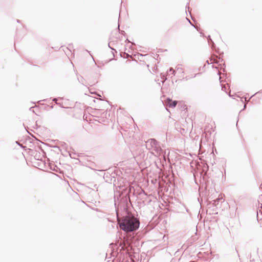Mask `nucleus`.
<instances>
[{"instance_id":"nucleus-1","label":"nucleus","mask_w":262,"mask_h":262,"mask_svg":"<svg viewBox=\"0 0 262 262\" xmlns=\"http://www.w3.org/2000/svg\"><path fill=\"white\" fill-rule=\"evenodd\" d=\"M119 188L117 192L119 193V197L117 198L118 204L116 203L115 199V206L117 216H118L119 209L123 211L124 213H128V210L131 206H132L130 201V195L133 190L134 194V189L133 187L128 185H118Z\"/></svg>"},{"instance_id":"nucleus-34","label":"nucleus","mask_w":262,"mask_h":262,"mask_svg":"<svg viewBox=\"0 0 262 262\" xmlns=\"http://www.w3.org/2000/svg\"><path fill=\"white\" fill-rule=\"evenodd\" d=\"M190 15H191L190 14ZM191 19H192V20H193V21H194V19H193V17H192V16H191Z\"/></svg>"},{"instance_id":"nucleus-46","label":"nucleus","mask_w":262,"mask_h":262,"mask_svg":"<svg viewBox=\"0 0 262 262\" xmlns=\"http://www.w3.org/2000/svg\"><path fill=\"white\" fill-rule=\"evenodd\" d=\"M212 68H216V67H214V66H212Z\"/></svg>"},{"instance_id":"nucleus-16","label":"nucleus","mask_w":262,"mask_h":262,"mask_svg":"<svg viewBox=\"0 0 262 262\" xmlns=\"http://www.w3.org/2000/svg\"><path fill=\"white\" fill-rule=\"evenodd\" d=\"M111 42H110L108 43V47L112 50V51H114L115 53H117V51L113 48H112L110 44H111Z\"/></svg>"},{"instance_id":"nucleus-10","label":"nucleus","mask_w":262,"mask_h":262,"mask_svg":"<svg viewBox=\"0 0 262 262\" xmlns=\"http://www.w3.org/2000/svg\"><path fill=\"white\" fill-rule=\"evenodd\" d=\"M77 79L78 80V81L81 83L82 84H83V85H85L86 86L85 84H84V81H85V79H84V78L82 76H78L77 77Z\"/></svg>"},{"instance_id":"nucleus-37","label":"nucleus","mask_w":262,"mask_h":262,"mask_svg":"<svg viewBox=\"0 0 262 262\" xmlns=\"http://www.w3.org/2000/svg\"><path fill=\"white\" fill-rule=\"evenodd\" d=\"M212 198H211V196H210L209 197V199H212Z\"/></svg>"},{"instance_id":"nucleus-23","label":"nucleus","mask_w":262,"mask_h":262,"mask_svg":"<svg viewBox=\"0 0 262 262\" xmlns=\"http://www.w3.org/2000/svg\"><path fill=\"white\" fill-rule=\"evenodd\" d=\"M246 104H245V105H244V107H243V108L241 111V112H239V113H240L242 111H243V110H245V109H246Z\"/></svg>"},{"instance_id":"nucleus-38","label":"nucleus","mask_w":262,"mask_h":262,"mask_svg":"<svg viewBox=\"0 0 262 262\" xmlns=\"http://www.w3.org/2000/svg\"><path fill=\"white\" fill-rule=\"evenodd\" d=\"M223 66H224V67H225V63H223Z\"/></svg>"},{"instance_id":"nucleus-20","label":"nucleus","mask_w":262,"mask_h":262,"mask_svg":"<svg viewBox=\"0 0 262 262\" xmlns=\"http://www.w3.org/2000/svg\"><path fill=\"white\" fill-rule=\"evenodd\" d=\"M119 18H120V17H119ZM117 29L118 30L119 33H120V32L121 31V30H120L119 19H118V26L117 27Z\"/></svg>"},{"instance_id":"nucleus-28","label":"nucleus","mask_w":262,"mask_h":262,"mask_svg":"<svg viewBox=\"0 0 262 262\" xmlns=\"http://www.w3.org/2000/svg\"><path fill=\"white\" fill-rule=\"evenodd\" d=\"M90 92L91 93V94H96L97 93L96 92H91V90H90Z\"/></svg>"},{"instance_id":"nucleus-12","label":"nucleus","mask_w":262,"mask_h":262,"mask_svg":"<svg viewBox=\"0 0 262 262\" xmlns=\"http://www.w3.org/2000/svg\"><path fill=\"white\" fill-rule=\"evenodd\" d=\"M62 99V98H61V97L54 98H53L52 101L55 102L56 103V102H58L57 101L58 100Z\"/></svg>"},{"instance_id":"nucleus-17","label":"nucleus","mask_w":262,"mask_h":262,"mask_svg":"<svg viewBox=\"0 0 262 262\" xmlns=\"http://www.w3.org/2000/svg\"><path fill=\"white\" fill-rule=\"evenodd\" d=\"M223 61V59L221 57H219L218 58V60L217 61L215 62L216 63H218L219 62H222Z\"/></svg>"},{"instance_id":"nucleus-26","label":"nucleus","mask_w":262,"mask_h":262,"mask_svg":"<svg viewBox=\"0 0 262 262\" xmlns=\"http://www.w3.org/2000/svg\"><path fill=\"white\" fill-rule=\"evenodd\" d=\"M16 143H17L19 146H20L21 147H22V148H24V147H24L23 145H21L19 144L17 141H16Z\"/></svg>"},{"instance_id":"nucleus-13","label":"nucleus","mask_w":262,"mask_h":262,"mask_svg":"<svg viewBox=\"0 0 262 262\" xmlns=\"http://www.w3.org/2000/svg\"><path fill=\"white\" fill-rule=\"evenodd\" d=\"M169 72H172V74L173 75H175L176 72V71L174 70L172 68H170L169 69Z\"/></svg>"},{"instance_id":"nucleus-19","label":"nucleus","mask_w":262,"mask_h":262,"mask_svg":"<svg viewBox=\"0 0 262 262\" xmlns=\"http://www.w3.org/2000/svg\"><path fill=\"white\" fill-rule=\"evenodd\" d=\"M262 93V89H261V90L259 91L258 92H257L255 93L254 94H253L252 96H251V97H250V99H251L252 97H253L254 96H255V95H256V94H258V93Z\"/></svg>"},{"instance_id":"nucleus-6","label":"nucleus","mask_w":262,"mask_h":262,"mask_svg":"<svg viewBox=\"0 0 262 262\" xmlns=\"http://www.w3.org/2000/svg\"><path fill=\"white\" fill-rule=\"evenodd\" d=\"M143 194H144V196H143L142 199H144V200L143 201V203L144 204V205L149 204L150 203V202H151V199H150L147 195V194L145 193V192L144 191L143 192Z\"/></svg>"},{"instance_id":"nucleus-41","label":"nucleus","mask_w":262,"mask_h":262,"mask_svg":"<svg viewBox=\"0 0 262 262\" xmlns=\"http://www.w3.org/2000/svg\"><path fill=\"white\" fill-rule=\"evenodd\" d=\"M31 111H32L33 113H35L34 111H33V110H31Z\"/></svg>"},{"instance_id":"nucleus-43","label":"nucleus","mask_w":262,"mask_h":262,"mask_svg":"<svg viewBox=\"0 0 262 262\" xmlns=\"http://www.w3.org/2000/svg\"><path fill=\"white\" fill-rule=\"evenodd\" d=\"M55 147H57V148H58L59 149V147L55 146Z\"/></svg>"},{"instance_id":"nucleus-39","label":"nucleus","mask_w":262,"mask_h":262,"mask_svg":"<svg viewBox=\"0 0 262 262\" xmlns=\"http://www.w3.org/2000/svg\"><path fill=\"white\" fill-rule=\"evenodd\" d=\"M35 157H38V155H37V154L35 156Z\"/></svg>"},{"instance_id":"nucleus-15","label":"nucleus","mask_w":262,"mask_h":262,"mask_svg":"<svg viewBox=\"0 0 262 262\" xmlns=\"http://www.w3.org/2000/svg\"><path fill=\"white\" fill-rule=\"evenodd\" d=\"M56 104L58 106H59L61 108H66V107H64L63 104H62V103H60V102H56Z\"/></svg>"},{"instance_id":"nucleus-4","label":"nucleus","mask_w":262,"mask_h":262,"mask_svg":"<svg viewBox=\"0 0 262 262\" xmlns=\"http://www.w3.org/2000/svg\"><path fill=\"white\" fill-rule=\"evenodd\" d=\"M147 142L148 144H150L152 150L154 151L158 156H161L165 154V152L161 147L160 143L155 139H149Z\"/></svg>"},{"instance_id":"nucleus-9","label":"nucleus","mask_w":262,"mask_h":262,"mask_svg":"<svg viewBox=\"0 0 262 262\" xmlns=\"http://www.w3.org/2000/svg\"><path fill=\"white\" fill-rule=\"evenodd\" d=\"M50 168L51 170L58 172L59 168L54 164L50 163Z\"/></svg>"},{"instance_id":"nucleus-21","label":"nucleus","mask_w":262,"mask_h":262,"mask_svg":"<svg viewBox=\"0 0 262 262\" xmlns=\"http://www.w3.org/2000/svg\"><path fill=\"white\" fill-rule=\"evenodd\" d=\"M62 146L63 147H64L66 149L67 148L68 145H67V143L63 142V143L62 144Z\"/></svg>"},{"instance_id":"nucleus-8","label":"nucleus","mask_w":262,"mask_h":262,"mask_svg":"<svg viewBox=\"0 0 262 262\" xmlns=\"http://www.w3.org/2000/svg\"><path fill=\"white\" fill-rule=\"evenodd\" d=\"M207 39L208 44L210 46H211V47L213 50H214V48H215V45L213 41L212 40L211 36L210 35H208L207 37Z\"/></svg>"},{"instance_id":"nucleus-11","label":"nucleus","mask_w":262,"mask_h":262,"mask_svg":"<svg viewBox=\"0 0 262 262\" xmlns=\"http://www.w3.org/2000/svg\"><path fill=\"white\" fill-rule=\"evenodd\" d=\"M177 71L179 72V73H184L183 69L182 68L180 67H177Z\"/></svg>"},{"instance_id":"nucleus-47","label":"nucleus","mask_w":262,"mask_h":262,"mask_svg":"<svg viewBox=\"0 0 262 262\" xmlns=\"http://www.w3.org/2000/svg\"><path fill=\"white\" fill-rule=\"evenodd\" d=\"M106 258H107V253H106Z\"/></svg>"},{"instance_id":"nucleus-5","label":"nucleus","mask_w":262,"mask_h":262,"mask_svg":"<svg viewBox=\"0 0 262 262\" xmlns=\"http://www.w3.org/2000/svg\"><path fill=\"white\" fill-rule=\"evenodd\" d=\"M166 102L167 105L171 108L175 107L177 104V101L176 100H172L169 98L166 99Z\"/></svg>"},{"instance_id":"nucleus-18","label":"nucleus","mask_w":262,"mask_h":262,"mask_svg":"<svg viewBox=\"0 0 262 262\" xmlns=\"http://www.w3.org/2000/svg\"><path fill=\"white\" fill-rule=\"evenodd\" d=\"M119 33H120L121 35H123L124 36H125L126 35L125 32L124 31H123V30L121 31Z\"/></svg>"},{"instance_id":"nucleus-24","label":"nucleus","mask_w":262,"mask_h":262,"mask_svg":"<svg viewBox=\"0 0 262 262\" xmlns=\"http://www.w3.org/2000/svg\"><path fill=\"white\" fill-rule=\"evenodd\" d=\"M125 42L126 43H129V42H130V40H129L128 39H127V38L125 40Z\"/></svg>"},{"instance_id":"nucleus-22","label":"nucleus","mask_w":262,"mask_h":262,"mask_svg":"<svg viewBox=\"0 0 262 262\" xmlns=\"http://www.w3.org/2000/svg\"><path fill=\"white\" fill-rule=\"evenodd\" d=\"M189 3H187V5H186V8H187V9H188V11L190 13V10H189V8H189Z\"/></svg>"},{"instance_id":"nucleus-36","label":"nucleus","mask_w":262,"mask_h":262,"mask_svg":"<svg viewBox=\"0 0 262 262\" xmlns=\"http://www.w3.org/2000/svg\"><path fill=\"white\" fill-rule=\"evenodd\" d=\"M86 51H88V52L89 53L90 55L92 56V55H91V54L90 53V52H89L88 50H86Z\"/></svg>"},{"instance_id":"nucleus-29","label":"nucleus","mask_w":262,"mask_h":262,"mask_svg":"<svg viewBox=\"0 0 262 262\" xmlns=\"http://www.w3.org/2000/svg\"><path fill=\"white\" fill-rule=\"evenodd\" d=\"M34 107H35L34 106L30 107V108H29L30 111H31V110L33 109Z\"/></svg>"},{"instance_id":"nucleus-27","label":"nucleus","mask_w":262,"mask_h":262,"mask_svg":"<svg viewBox=\"0 0 262 262\" xmlns=\"http://www.w3.org/2000/svg\"><path fill=\"white\" fill-rule=\"evenodd\" d=\"M200 34H201V36H202V37L205 36L204 34L202 32H200Z\"/></svg>"},{"instance_id":"nucleus-31","label":"nucleus","mask_w":262,"mask_h":262,"mask_svg":"<svg viewBox=\"0 0 262 262\" xmlns=\"http://www.w3.org/2000/svg\"><path fill=\"white\" fill-rule=\"evenodd\" d=\"M50 108L52 109V108H53L54 106L53 105H51V106H50Z\"/></svg>"},{"instance_id":"nucleus-42","label":"nucleus","mask_w":262,"mask_h":262,"mask_svg":"<svg viewBox=\"0 0 262 262\" xmlns=\"http://www.w3.org/2000/svg\"><path fill=\"white\" fill-rule=\"evenodd\" d=\"M31 111H32L33 113H35L34 111H33V110H31Z\"/></svg>"},{"instance_id":"nucleus-25","label":"nucleus","mask_w":262,"mask_h":262,"mask_svg":"<svg viewBox=\"0 0 262 262\" xmlns=\"http://www.w3.org/2000/svg\"><path fill=\"white\" fill-rule=\"evenodd\" d=\"M161 78L164 79V80H166L167 79L165 76H163V77H161Z\"/></svg>"},{"instance_id":"nucleus-32","label":"nucleus","mask_w":262,"mask_h":262,"mask_svg":"<svg viewBox=\"0 0 262 262\" xmlns=\"http://www.w3.org/2000/svg\"><path fill=\"white\" fill-rule=\"evenodd\" d=\"M105 114V115L107 114V111H104L103 113V114Z\"/></svg>"},{"instance_id":"nucleus-14","label":"nucleus","mask_w":262,"mask_h":262,"mask_svg":"<svg viewBox=\"0 0 262 262\" xmlns=\"http://www.w3.org/2000/svg\"><path fill=\"white\" fill-rule=\"evenodd\" d=\"M186 19L192 26H193L195 29L199 31V29L191 22V21L188 18H186Z\"/></svg>"},{"instance_id":"nucleus-30","label":"nucleus","mask_w":262,"mask_h":262,"mask_svg":"<svg viewBox=\"0 0 262 262\" xmlns=\"http://www.w3.org/2000/svg\"><path fill=\"white\" fill-rule=\"evenodd\" d=\"M16 21H17V23H20V20H19V19H17V20H16Z\"/></svg>"},{"instance_id":"nucleus-44","label":"nucleus","mask_w":262,"mask_h":262,"mask_svg":"<svg viewBox=\"0 0 262 262\" xmlns=\"http://www.w3.org/2000/svg\"><path fill=\"white\" fill-rule=\"evenodd\" d=\"M69 156H70V157H71V154L70 152H69Z\"/></svg>"},{"instance_id":"nucleus-45","label":"nucleus","mask_w":262,"mask_h":262,"mask_svg":"<svg viewBox=\"0 0 262 262\" xmlns=\"http://www.w3.org/2000/svg\"><path fill=\"white\" fill-rule=\"evenodd\" d=\"M99 171H104V170H99Z\"/></svg>"},{"instance_id":"nucleus-33","label":"nucleus","mask_w":262,"mask_h":262,"mask_svg":"<svg viewBox=\"0 0 262 262\" xmlns=\"http://www.w3.org/2000/svg\"><path fill=\"white\" fill-rule=\"evenodd\" d=\"M206 63H207L208 64H210V63L209 62L208 60H207V61H206Z\"/></svg>"},{"instance_id":"nucleus-48","label":"nucleus","mask_w":262,"mask_h":262,"mask_svg":"<svg viewBox=\"0 0 262 262\" xmlns=\"http://www.w3.org/2000/svg\"><path fill=\"white\" fill-rule=\"evenodd\" d=\"M212 213H211V212H209V214H211Z\"/></svg>"},{"instance_id":"nucleus-49","label":"nucleus","mask_w":262,"mask_h":262,"mask_svg":"<svg viewBox=\"0 0 262 262\" xmlns=\"http://www.w3.org/2000/svg\"><path fill=\"white\" fill-rule=\"evenodd\" d=\"M261 195H262V194H261Z\"/></svg>"},{"instance_id":"nucleus-7","label":"nucleus","mask_w":262,"mask_h":262,"mask_svg":"<svg viewBox=\"0 0 262 262\" xmlns=\"http://www.w3.org/2000/svg\"><path fill=\"white\" fill-rule=\"evenodd\" d=\"M224 201L225 200L223 198L222 196H219L217 199L213 200L212 205L213 206L217 207L220 201L222 203L224 202Z\"/></svg>"},{"instance_id":"nucleus-35","label":"nucleus","mask_w":262,"mask_h":262,"mask_svg":"<svg viewBox=\"0 0 262 262\" xmlns=\"http://www.w3.org/2000/svg\"><path fill=\"white\" fill-rule=\"evenodd\" d=\"M112 53H113V54L114 57H115V54H114V52H112Z\"/></svg>"},{"instance_id":"nucleus-40","label":"nucleus","mask_w":262,"mask_h":262,"mask_svg":"<svg viewBox=\"0 0 262 262\" xmlns=\"http://www.w3.org/2000/svg\"><path fill=\"white\" fill-rule=\"evenodd\" d=\"M35 157H38V155H37V154L35 156Z\"/></svg>"},{"instance_id":"nucleus-2","label":"nucleus","mask_w":262,"mask_h":262,"mask_svg":"<svg viewBox=\"0 0 262 262\" xmlns=\"http://www.w3.org/2000/svg\"><path fill=\"white\" fill-rule=\"evenodd\" d=\"M122 219L117 218L118 227L125 232H132L138 229L139 221L132 214L124 213Z\"/></svg>"},{"instance_id":"nucleus-3","label":"nucleus","mask_w":262,"mask_h":262,"mask_svg":"<svg viewBox=\"0 0 262 262\" xmlns=\"http://www.w3.org/2000/svg\"><path fill=\"white\" fill-rule=\"evenodd\" d=\"M117 173L115 170L109 168L106 172L104 173L103 179L106 183L110 184L113 183L114 187H118V185H121L119 183V181L117 179L116 181V176Z\"/></svg>"}]
</instances>
